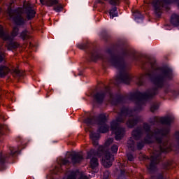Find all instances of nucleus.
<instances>
[{"label":"nucleus","mask_w":179,"mask_h":179,"mask_svg":"<svg viewBox=\"0 0 179 179\" xmlns=\"http://www.w3.org/2000/svg\"><path fill=\"white\" fill-rule=\"evenodd\" d=\"M138 109L132 110L124 107L121 109L120 113H117L118 116L116 117L115 120L112 121L110 124L111 131L115 132L116 141H121V139L124 138L125 129L122 127H120V124L125 122L127 117H129V118L126 122V125H127L129 128H134L138 122L142 121V117L141 116L134 117L135 112Z\"/></svg>","instance_id":"1"},{"label":"nucleus","mask_w":179,"mask_h":179,"mask_svg":"<svg viewBox=\"0 0 179 179\" xmlns=\"http://www.w3.org/2000/svg\"><path fill=\"white\" fill-rule=\"evenodd\" d=\"M152 71H149L145 75H141L137 82L138 86L143 85V80L145 78H148L152 80L157 87H163L166 80H173L174 74L173 69L169 66L157 67L156 62L150 61Z\"/></svg>","instance_id":"2"},{"label":"nucleus","mask_w":179,"mask_h":179,"mask_svg":"<svg viewBox=\"0 0 179 179\" xmlns=\"http://www.w3.org/2000/svg\"><path fill=\"white\" fill-rule=\"evenodd\" d=\"M102 59L103 62L110 64L120 69V73L116 76L115 80L112 81L114 85H120V83H125V85H129L132 76L127 71H125V63H124V59L120 56L111 55L110 57L107 56H103L97 52L91 53L92 61H96V59Z\"/></svg>","instance_id":"3"},{"label":"nucleus","mask_w":179,"mask_h":179,"mask_svg":"<svg viewBox=\"0 0 179 179\" xmlns=\"http://www.w3.org/2000/svg\"><path fill=\"white\" fill-rule=\"evenodd\" d=\"M23 12L27 14V19L28 20H31L36 16V10L33 8V5L29 2L24 3V10L22 8L12 10L10 6H8L7 10L8 16L17 26H24L26 23V19L22 15Z\"/></svg>","instance_id":"4"},{"label":"nucleus","mask_w":179,"mask_h":179,"mask_svg":"<svg viewBox=\"0 0 179 179\" xmlns=\"http://www.w3.org/2000/svg\"><path fill=\"white\" fill-rule=\"evenodd\" d=\"M156 141L159 143L158 150H154L150 157V164L148 166L150 171H155L156 170V164L160 162L162 159V153H167L171 150V147L169 145L167 140L163 141L162 138H157Z\"/></svg>","instance_id":"5"},{"label":"nucleus","mask_w":179,"mask_h":179,"mask_svg":"<svg viewBox=\"0 0 179 179\" xmlns=\"http://www.w3.org/2000/svg\"><path fill=\"white\" fill-rule=\"evenodd\" d=\"M114 141V138H108L105 142L104 146H99L97 150L96 155H98V157H101V156L103 155L102 157V164L104 167H111L113 166V162H114V155H112L110 152H108V145L113 143Z\"/></svg>","instance_id":"6"},{"label":"nucleus","mask_w":179,"mask_h":179,"mask_svg":"<svg viewBox=\"0 0 179 179\" xmlns=\"http://www.w3.org/2000/svg\"><path fill=\"white\" fill-rule=\"evenodd\" d=\"M143 131H145V132L147 134V136L144 138V142L145 143H152V138H153L155 135H160L156 134V133H155V129L154 131H152L150 129V124L148 123H143V129L141 127H137L132 131L131 135L134 136V139L137 141L138 139H141V138H142Z\"/></svg>","instance_id":"7"},{"label":"nucleus","mask_w":179,"mask_h":179,"mask_svg":"<svg viewBox=\"0 0 179 179\" xmlns=\"http://www.w3.org/2000/svg\"><path fill=\"white\" fill-rule=\"evenodd\" d=\"M156 94H157V88H152L148 90L144 93L140 92L132 93L130 94L129 99L130 100H136L138 110H141V104H142L143 100H150V99H153Z\"/></svg>","instance_id":"8"},{"label":"nucleus","mask_w":179,"mask_h":179,"mask_svg":"<svg viewBox=\"0 0 179 179\" xmlns=\"http://www.w3.org/2000/svg\"><path fill=\"white\" fill-rule=\"evenodd\" d=\"M106 121L107 117H106V115L102 114L100 115L98 118L96 117H88L85 120V124H87V125H93V124L100 125L99 131L101 134H106V132H108V129H110V127L106 124Z\"/></svg>","instance_id":"9"},{"label":"nucleus","mask_w":179,"mask_h":179,"mask_svg":"<svg viewBox=\"0 0 179 179\" xmlns=\"http://www.w3.org/2000/svg\"><path fill=\"white\" fill-rule=\"evenodd\" d=\"M174 121V118L170 116L159 117V124H162L164 126L162 129H155V134L156 135H161V136H167L170 134L171 129V122Z\"/></svg>","instance_id":"10"},{"label":"nucleus","mask_w":179,"mask_h":179,"mask_svg":"<svg viewBox=\"0 0 179 179\" xmlns=\"http://www.w3.org/2000/svg\"><path fill=\"white\" fill-rule=\"evenodd\" d=\"M173 2L178 4L179 8V0H153L152 5L157 17L162 16V9H163L166 5L173 3Z\"/></svg>","instance_id":"11"},{"label":"nucleus","mask_w":179,"mask_h":179,"mask_svg":"<svg viewBox=\"0 0 179 179\" xmlns=\"http://www.w3.org/2000/svg\"><path fill=\"white\" fill-rule=\"evenodd\" d=\"M106 92L108 93L110 96L109 101L113 106H117V104H120L122 100H124V96H121L120 94H113L111 92H110V87H107L106 88Z\"/></svg>","instance_id":"12"},{"label":"nucleus","mask_w":179,"mask_h":179,"mask_svg":"<svg viewBox=\"0 0 179 179\" xmlns=\"http://www.w3.org/2000/svg\"><path fill=\"white\" fill-rule=\"evenodd\" d=\"M93 156H98L97 152H96L94 150H91L87 153V159H91L90 162V167L92 169H96V167H99V159H97L96 157H94Z\"/></svg>","instance_id":"13"},{"label":"nucleus","mask_w":179,"mask_h":179,"mask_svg":"<svg viewBox=\"0 0 179 179\" xmlns=\"http://www.w3.org/2000/svg\"><path fill=\"white\" fill-rule=\"evenodd\" d=\"M145 143H146L145 141H140L138 142L137 144H135V141H134L132 139H130L127 141V146L129 149H131L132 152H135V150H141L143 148V146H145Z\"/></svg>","instance_id":"14"},{"label":"nucleus","mask_w":179,"mask_h":179,"mask_svg":"<svg viewBox=\"0 0 179 179\" xmlns=\"http://www.w3.org/2000/svg\"><path fill=\"white\" fill-rule=\"evenodd\" d=\"M89 179L87 176L79 171H72L71 174L68 176L67 179Z\"/></svg>","instance_id":"15"},{"label":"nucleus","mask_w":179,"mask_h":179,"mask_svg":"<svg viewBox=\"0 0 179 179\" xmlns=\"http://www.w3.org/2000/svg\"><path fill=\"white\" fill-rule=\"evenodd\" d=\"M71 163L73 164H78L83 160V155L81 153H76L71 155Z\"/></svg>","instance_id":"16"},{"label":"nucleus","mask_w":179,"mask_h":179,"mask_svg":"<svg viewBox=\"0 0 179 179\" xmlns=\"http://www.w3.org/2000/svg\"><path fill=\"white\" fill-rule=\"evenodd\" d=\"M104 97H106V92H103V91L97 92L94 95V99L96 100V102L99 103H103Z\"/></svg>","instance_id":"17"},{"label":"nucleus","mask_w":179,"mask_h":179,"mask_svg":"<svg viewBox=\"0 0 179 179\" xmlns=\"http://www.w3.org/2000/svg\"><path fill=\"white\" fill-rule=\"evenodd\" d=\"M69 164H71V162L69 161V159H68V158L61 159L59 163V167L56 166L55 170L56 171L61 172V171L62 170V166H69Z\"/></svg>","instance_id":"18"},{"label":"nucleus","mask_w":179,"mask_h":179,"mask_svg":"<svg viewBox=\"0 0 179 179\" xmlns=\"http://www.w3.org/2000/svg\"><path fill=\"white\" fill-rule=\"evenodd\" d=\"M0 38H2L3 40H12V36H9V34L8 32H5L3 31V27L0 25Z\"/></svg>","instance_id":"19"},{"label":"nucleus","mask_w":179,"mask_h":179,"mask_svg":"<svg viewBox=\"0 0 179 179\" xmlns=\"http://www.w3.org/2000/svg\"><path fill=\"white\" fill-rule=\"evenodd\" d=\"M40 2L46 6H55V5H57L58 0H40Z\"/></svg>","instance_id":"20"},{"label":"nucleus","mask_w":179,"mask_h":179,"mask_svg":"<svg viewBox=\"0 0 179 179\" xmlns=\"http://www.w3.org/2000/svg\"><path fill=\"white\" fill-rule=\"evenodd\" d=\"M19 45H20L19 44V43L17 42H15V41H12L10 42L8 46H7V48L8 50H9L10 51H12L13 50H16L17 48H19Z\"/></svg>","instance_id":"21"},{"label":"nucleus","mask_w":179,"mask_h":179,"mask_svg":"<svg viewBox=\"0 0 179 179\" xmlns=\"http://www.w3.org/2000/svg\"><path fill=\"white\" fill-rule=\"evenodd\" d=\"M171 23L173 24V26H178L179 24V15L177 14H173L171 16Z\"/></svg>","instance_id":"22"},{"label":"nucleus","mask_w":179,"mask_h":179,"mask_svg":"<svg viewBox=\"0 0 179 179\" xmlns=\"http://www.w3.org/2000/svg\"><path fill=\"white\" fill-rule=\"evenodd\" d=\"M9 73V69L5 66H0V76H6Z\"/></svg>","instance_id":"23"},{"label":"nucleus","mask_w":179,"mask_h":179,"mask_svg":"<svg viewBox=\"0 0 179 179\" xmlns=\"http://www.w3.org/2000/svg\"><path fill=\"white\" fill-rule=\"evenodd\" d=\"M149 124L150 125H156V124H160L159 117L155 116L150 117L148 120Z\"/></svg>","instance_id":"24"},{"label":"nucleus","mask_w":179,"mask_h":179,"mask_svg":"<svg viewBox=\"0 0 179 179\" xmlns=\"http://www.w3.org/2000/svg\"><path fill=\"white\" fill-rule=\"evenodd\" d=\"M173 161L171 160H168L164 164V170H171L173 169Z\"/></svg>","instance_id":"25"},{"label":"nucleus","mask_w":179,"mask_h":179,"mask_svg":"<svg viewBox=\"0 0 179 179\" xmlns=\"http://www.w3.org/2000/svg\"><path fill=\"white\" fill-rule=\"evenodd\" d=\"M20 37L23 40H29L30 38V33L27 30H24L21 32Z\"/></svg>","instance_id":"26"},{"label":"nucleus","mask_w":179,"mask_h":179,"mask_svg":"<svg viewBox=\"0 0 179 179\" xmlns=\"http://www.w3.org/2000/svg\"><path fill=\"white\" fill-rule=\"evenodd\" d=\"M109 15L110 16V19H114V17L118 16V13H117V7H114L109 12Z\"/></svg>","instance_id":"27"},{"label":"nucleus","mask_w":179,"mask_h":179,"mask_svg":"<svg viewBox=\"0 0 179 179\" xmlns=\"http://www.w3.org/2000/svg\"><path fill=\"white\" fill-rule=\"evenodd\" d=\"M56 5L57 6L53 7V10H55V12H62V9H64L62 4L59 3V2L58 1V3Z\"/></svg>","instance_id":"28"},{"label":"nucleus","mask_w":179,"mask_h":179,"mask_svg":"<svg viewBox=\"0 0 179 179\" xmlns=\"http://www.w3.org/2000/svg\"><path fill=\"white\" fill-rule=\"evenodd\" d=\"M19 34V28L17 27H14L11 33L12 37H16Z\"/></svg>","instance_id":"29"},{"label":"nucleus","mask_w":179,"mask_h":179,"mask_svg":"<svg viewBox=\"0 0 179 179\" xmlns=\"http://www.w3.org/2000/svg\"><path fill=\"white\" fill-rule=\"evenodd\" d=\"M90 137L91 138V139H94V140L99 139V138H100V134L97 133H94L93 131H90Z\"/></svg>","instance_id":"30"},{"label":"nucleus","mask_w":179,"mask_h":179,"mask_svg":"<svg viewBox=\"0 0 179 179\" xmlns=\"http://www.w3.org/2000/svg\"><path fill=\"white\" fill-rule=\"evenodd\" d=\"M157 110H159V105L157 103H152L150 107L151 113H155Z\"/></svg>","instance_id":"31"},{"label":"nucleus","mask_w":179,"mask_h":179,"mask_svg":"<svg viewBox=\"0 0 179 179\" xmlns=\"http://www.w3.org/2000/svg\"><path fill=\"white\" fill-rule=\"evenodd\" d=\"M134 15L135 16V17H136L137 19H141V17H142V15L141 14V11L136 10L134 12Z\"/></svg>","instance_id":"32"},{"label":"nucleus","mask_w":179,"mask_h":179,"mask_svg":"<svg viewBox=\"0 0 179 179\" xmlns=\"http://www.w3.org/2000/svg\"><path fill=\"white\" fill-rule=\"evenodd\" d=\"M109 3L113 6H116L117 5H120V0H110Z\"/></svg>","instance_id":"33"},{"label":"nucleus","mask_w":179,"mask_h":179,"mask_svg":"<svg viewBox=\"0 0 179 179\" xmlns=\"http://www.w3.org/2000/svg\"><path fill=\"white\" fill-rule=\"evenodd\" d=\"M6 57V55L5 54V52L0 50V63L5 59Z\"/></svg>","instance_id":"34"},{"label":"nucleus","mask_w":179,"mask_h":179,"mask_svg":"<svg viewBox=\"0 0 179 179\" xmlns=\"http://www.w3.org/2000/svg\"><path fill=\"white\" fill-rule=\"evenodd\" d=\"M103 179H111V177L110 176V172L108 171H106L103 172Z\"/></svg>","instance_id":"35"},{"label":"nucleus","mask_w":179,"mask_h":179,"mask_svg":"<svg viewBox=\"0 0 179 179\" xmlns=\"http://www.w3.org/2000/svg\"><path fill=\"white\" fill-rule=\"evenodd\" d=\"M111 151H112V153H117V152H118V145H113L111 147Z\"/></svg>","instance_id":"36"},{"label":"nucleus","mask_w":179,"mask_h":179,"mask_svg":"<svg viewBox=\"0 0 179 179\" xmlns=\"http://www.w3.org/2000/svg\"><path fill=\"white\" fill-rule=\"evenodd\" d=\"M77 47L80 50H86V48H87V45H86V44H85V43L79 44L77 45Z\"/></svg>","instance_id":"37"},{"label":"nucleus","mask_w":179,"mask_h":179,"mask_svg":"<svg viewBox=\"0 0 179 179\" xmlns=\"http://www.w3.org/2000/svg\"><path fill=\"white\" fill-rule=\"evenodd\" d=\"M120 174L117 179H125V170H121Z\"/></svg>","instance_id":"38"},{"label":"nucleus","mask_w":179,"mask_h":179,"mask_svg":"<svg viewBox=\"0 0 179 179\" xmlns=\"http://www.w3.org/2000/svg\"><path fill=\"white\" fill-rule=\"evenodd\" d=\"M14 73H16L17 76H23V73H22L19 69H15Z\"/></svg>","instance_id":"39"},{"label":"nucleus","mask_w":179,"mask_h":179,"mask_svg":"<svg viewBox=\"0 0 179 179\" xmlns=\"http://www.w3.org/2000/svg\"><path fill=\"white\" fill-rule=\"evenodd\" d=\"M127 159L129 162H134V155L131 153L127 154Z\"/></svg>","instance_id":"40"},{"label":"nucleus","mask_w":179,"mask_h":179,"mask_svg":"<svg viewBox=\"0 0 179 179\" xmlns=\"http://www.w3.org/2000/svg\"><path fill=\"white\" fill-rule=\"evenodd\" d=\"M92 144L94 145V146H97V145H99L98 139H92Z\"/></svg>","instance_id":"41"},{"label":"nucleus","mask_w":179,"mask_h":179,"mask_svg":"<svg viewBox=\"0 0 179 179\" xmlns=\"http://www.w3.org/2000/svg\"><path fill=\"white\" fill-rule=\"evenodd\" d=\"M0 163H5V157L2 156V154L0 153Z\"/></svg>","instance_id":"42"},{"label":"nucleus","mask_w":179,"mask_h":179,"mask_svg":"<svg viewBox=\"0 0 179 179\" xmlns=\"http://www.w3.org/2000/svg\"><path fill=\"white\" fill-rule=\"evenodd\" d=\"M16 153H17V151H15V152L11 151V155L12 156H15V155H16Z\"/></svg>","instance_id":"43"},{"label":"nucleus","mask_w":179,"mask_h":179,"mask_svg":"<svg viewBox=\"0 0 179 179\" xmlns=\"http://www.w3.org/2000/svg\"><path fill=\"white\" fill-rule=\"evenodd\" d=\"M98 3H103V1L99 0V1H98Z\"/></svg>","instance_id":"44"},{"label":"nucleus","mask_w":179,"mask_h":179,"mask_svg":"<svg viewBox=\"0 0 179 179\" xmlns=\"http://www.w3.org/2000/svg\"><path fill=\"white\" fill-rule=\"evenodd\" d=\"M148 159H149V157H146Z\"/></svg>","instance_id":"45"},{"label":"nucleus","mask_w":179,"mask_h":179,"mask_svg":"<svg viewBox=\"0 0 179 179\" xmlns=\"http://www.w3.org/2000/svg\"><path fill=\"white\" fill-rule=\"evenodd\" d=\"M1 9L0 8V12H1Z\"/></svg>","instance_id":"46"},{"label":"nucleus","mask_w":179,"mask_h":179,"mask_svg":"<svg viewBox=\"0 0 179 179\" xmlns=\"http://www.w3.org/2000/svg\"><path fill=\"white\" fill-rule=\"evenodd\" d=\"M0 91H1V88H0Z\"/></svg>","instance_id":"47"}]
</instances>
